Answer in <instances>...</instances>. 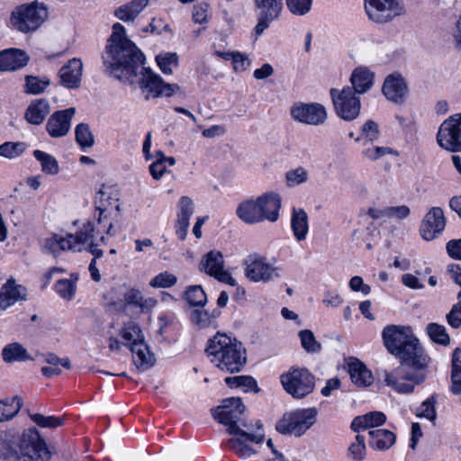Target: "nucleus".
Returning a JSON list of instances; mask_svg holds the SVG:
<instances>
[{
	"label": "nucleus",
	"instance_id": "obj_1",
	"mask_svg": "<svg viewBox=\"0 0 461 461\" xmlns=\"http://www.w3.org/2000/svg\"><path fill=\"white\" fill-rule=\"evenodd\" d=\"M105 72L122 82L138 83L145 99L161 95L171 96L179 86L167 84L151 69L145 68V56L125 35V28L119 23L113 26L102 55Z\"/></svg>",
	"mask_w": 461,
	"mask_h": 461
},
{
	"label": "nucleus",
	"instance_id": "obj_2",
	"mask_svg": "<svg viewBox=\"0 0 461 461\" xmlns=\"http://www.w3.org/2000/svg\"><path fill=\"white\" fill-rule=\"evenodd\" d=\"M386 349L400 359L392 372L384 371V383L400 393H410L426 379L430 357L425 354L410 327L388 325L382 331Z\"/></svg>",
	"mask_w": 461,
	"mask_h": 461
},
{
	"label": "nucleus",
	"instance_id": "obj_3",
	"mask_svg": "<svg viewBox=\"0 0 461 461\" xmlns=\"http://www.w3.org/2000/svg\"><path fill=\"white\" fill-rule=\"evenodd\" d=\"M50 457L47 445L36 428L20 434L10 429L0 431V458L13 461H44Z\"/></svg>",
	"mask_w": 461,
	"mask_h": 461
},
{
	"label": "nucleus",
	"instance_id": "obj_4",
	"mask_svg": "<svg viewBox=\"0 0 461 461\" xmlns=\"http://www.w3.org/2000/svg\"><path fill=\"white\" fill-rule=\"evenodd\" d=\"M210 361L227 373H238L247 363V351L236 338L218 332L205 348Z\"/></svg>",
	"mask_w": 461,
	"mask_h": 461
},
{
	"label": "nucleus",
	"instance_id": "obj_5",
	"mask_svg": "<svg viewBox=\"0 0 461 461\" xmlns=\"http://www.w3.org/2000/svg\"><path fill=\"white\" fill-rule=\"evenodd\" d=\"M245 405L239 397H230L224 399L220 406L211 410L213 418L221 424L228 427L227 431L230 435L246 437L251 442L262 443L263 434L248 433L239 427V423L246 427L242 422V415L245 411Z\"/></svg>",
	"mask_w": 461,
	"mask_h": 461
},
{
	"label": "nucleus",
	"instance_id": "obj_6",
	"mask_svg": "<svg viewBox=\"0 0 461 461\" xmlns=\"http://www.w3.org/2000/svg\"><path fill=\"white\" fill-rule=\"evenodd\" d=\"M49 12L43 3L32 2L17 6L11 14L12 26L23 33L38 30L47 20Z\"/></svg>",
	"mask_w": 461,
	"mask_h": 461
},
{
	"label": "nucleus",
	"instance_id": "obj_7",
	"mask_svg": "<svg viewBox=\"0 0 461 461\" xmlns=\"http://www.w3.org/2000/svg\"><path fill=\"white\" fill-rule=\"evenodd\" d=\"M284 390L294 399H303L315 388V376L305 367L292 366L281 375Z\"/></svg>",
	"mask_w": 461,
	"mask_h": 461
},
{
	"label": "nucleus",
	"instance_id": "obj_8",
	"mask_svg": "<svg viewBox=\"0 0 461 461\" xmlns=\"http://www.w3.org/2000/svg\"><path fill=\"white\" fill-rule=\"evenodd\" d=\"M316 408L299 409L283 415L276 424V429L284 435H303L315 422Z\"/></svg>",
	"mask_w": 461,
	"mask_h": 461
},
{
	"label": "nucleus",
	"instance_id": "obj_9",
	"mask_svg": "<svg viewBox=\"0 0 461 461\" xmlns=\"http://www.w3.org/2000/svg\"><path fill=\"white\" fill-rule=\"evenodd\" d=\"M330 95L335 111L341 119L353 121L359 115L361 109L360 98L350 86H344L341 90L331 88Z\"/></svg>",
	"mask_w": 461,
	"mask_h": 461
},
{
	"label": "nucleus",
	"instance_id": "obj_10",
	"mask_svg": "<svg viewBox=\"0 0 461 461\" xmlns=\"http://www.w3.org/2000/svg\"><path fill=\"white\" fill-rule=\"evenodd\" d=\"M243 265L246 277L252 282L268 283L281 277L280 267L269 264L266 258L258 254L249 256Z\"/></svg>",
	"mask_w": 461,
	"mask_h": 461
},
{
	"label": "nucleus",
	"instance_id": "obj_11",
	"mask_svg": "<svg viewBox=\"0 0 461 461\" xmlns=\"http://www.w3.org/2000/svg\"><path fill=\"white\" fill-rule=\"evenodd\" d=\"M368 17L378 23H385L405 14L402 0H365Z\"/></svg>",
	"mask_w": 461,
	"mask_h": 461
},
{
	"label": "nucleus",
	"instance_id": "obj_12",
	"mask_svg": "<svg viewBox=\"0 0 461 461\" xmlns=\"http://www.w3.org/2000/svg\"><path fill=\"white\" fill-rule=\"evenodd\" d=\"M437 141L447 150H461V113H456L442 122L437 134Z\"/></svg>",
	"mask_w": 461,
	"mask_h": 461
},
{
	"label": "nucleus",
	"instance_id": "obj_13",
	"mask_svg": "<svg viewBox=\"0 0 461 461\" xmlns=\"http://www.w3.org/2000/svg\"><path fill=\"white\" fill-rule=\"evenodd\" d=\"M257 11L258 23L254 28L257 37L260 36L282 12V0H253Z\"/></svg>",
	"mask_w": 461,
	"mask_h": 461
},
{
	"label": "nucleus",
	"instance_id": "obj_14",
	"mask_svg": "<svg viewBox=\"0 0 461 461\" xmlns=\"http://www.w3.org/2000/svg\"><path fill=\"white\" fill-rule=\"evenodd\" d=\"M223 267V255L221 252L215 249L206 253L199 264L200 271L205 272L207 275L213 276L221 283L235 286L237 285L236 280L228 271H225Z\"/></svg>",
	"mask_w": 461,
	"mask_h": 461
},
{
	"label": "nucleus",
	"instance_id": "obj_15",
	"mask_svg": "<svg viewBox=\"0 0 461 461\" xmlns=\"http://www.w3.org/2000/svg\"><path fill=\"white\" fill-rule=\"evenodd\" d=\"M290 113L294 121L308 125H321L327 119L325 107L318 103L294 104Z\"/></svg>",
	"mask_w": 461,
	"mask_h": 461
},
{
	"label": "nucleus",
	"instance_id": "obj_16",
	"mask_svg": "<svg viewBox=\"0 0 461 461\" xmlns=\"http://www.w3.org/2000/svg\"><path fill=\"white\" fill-rule=\"evenodd\" d=\"M382 93L389 102L402 104L407 98L409 87L400 73H393L385 77Z\"/></svg>",
	"mask_w": 461,
	"mask_h": 461
},
{
	"label": "nucleus",
	"instance_id": "obj_17",
	"mask_svg": "<svg viewBox=\"0 0 461 461\" xmlns=\"http://www.w3.org/2000/svg\"><path fill=\"white\" fill-rule=\"evenodd\" d=\"M446 227V219L440 207H432L424 215L420 233L425 240H432L439 235Z\"/></svg>",
	"mask_w": 461,
	"mask_h": 461
},
{
	"label": "nucleus",
	"instance_id": "obj_18",
	"mask_svg": "<svg viewBox=\"0 0 461 461\" xmlns=\"http://www.w3.org/2000/svg\"><path fill=\"white\" fill-rule=\"evenodd\" d=\"M76 109L70 107L53 113L46 123V131L52 138H60L68 134L71 125V120Z\"/></svg>",
	"mask_w": 461,
	"mask_h": 461
},
{
	"label": "nucleus",
	"instance_id": "obj_19",
	"mask_svg": "<svg viewBox=\"0 0 461 461\" xmlns=\"http://www.w3.org/2000/svg\"><path fill=\"white\" fill-rule=\"evenodd\" d=\"M27 299V289L17 285L14 279H8L0 289V312L5 311L18 302Z\"/></svg>",
	"mask_w": 461,
	"mask_h": 461
},
{
	"label": "nucleus",
	"instance_id": "obj_20",
	"mask_svg": "<svg viewBox=\"0 0 461 461\" xmlns=\"http://www.w3.org/2000/svg\"><path fill=\"white\" fill-rule=\"evenodd\" d=\"M94 231V224L91 221H87L75 235L68 234L66 237L59 235V249L61 251H81V246L88 242L89 236Z\"/></svg>",
	"mask_w": 461,
	"mask_h": 461
},
{
	"label": "nucleus",
	"instance_id": "obj_21",
	"mask_svg": "<svg viewBox=\"0 0 461 461\" xmlns=\"http://www.w3.org/2000/svg\"><path fill=\"white\" fill-rule=\"evenodd\" d=\"M83 63L80 59L73 58L59 70L60 84L68 88H78L81 82Z\"/></svg>",
	"mask_w": 461,
	"mask_h": 461
},
{
	"label": "nucleus",
	"instance_id": "obj_22",
	"mask_svg": "<svg viewBox=\"0 0 461 461\" xmlns=\"http://www.w3.org/2000/svg\"><path fill=\"white\" fill-rule=\"evenodd\" d=\"M259 210L264 217V221L275 222L278 220L279 210L281 208V196L274 192L266 193L256 198Z\"/></svg>",
	"mask_w": 461,
	"mask_h": 461
},
{
	"label": "nucleus",
	"instance_id": "obj_23",
	"mask_svg": "<svg viewBox=\"0 0 461 461\" xmlns=\"http://www.w3.org/2000/svg\"><path fill=\"white\" fill-rule=\"evenodd\" d=\"M29 56L19 49H7L0 51V70L14 71L27 65Z\"/></svg>",
	"mask_w": 461,
	"mask_h": 461
},
{
	"label": "nucleus",
	"instance_id": "obj_24",
	"mask_svg": "<svg viewBox=\"0 0 461 461\" xmlns=\"http://www.w3.org/2000/svg\"><path fill=\"white\" fill-rule=\"evenodd\" d=\"M374 73L366 67L356 68L350 76L351 89L357 95H363L368 92L374 86Z\"/></svg>",
	"mask_w": 461,
	"mask_h": 461
},
{
	"label": "nucleus",
	"instance_id": "obj_25",
	"mask_svg": "<svg viewBox=\"0 0 461 461\" xmlns=\"http://www.w3.org/2000/svg\"><path fill=\"white\" fill-rule=\"evenodd\" d=\"M106 192L101 188L95 197V208L99 212L97 216L98 229L96 233L105 232L109 236L116 235L113 224L109 220L108 207L104 204Z\"/></svg>",
	"mask_w": 461,
	"mask_h": 461
},
{
	"label": "nucleus",
	"instance_id": "obj_26",
	"mask_svg": "<svg viewBox=\"0 0 461 461\" xmlns=\"http://www.w3.org/2000/svg\"><path fill=\"white\" fill-rule=\"evenodd\" d=\"M130 349L133 355V363L138 370L146 371L155 364L154 355L149 352L144 341L131 343Z\"/></svg>",
	"mask_w": 461,
	"mask_h": 461
},
{
	"label": "nucleus",
	"instance_id": "obj_27",
	"mask_svg": "<svg viewBox=\"0 0 461 461\" xmlns=\"http://www.w3.org/2000/svg\"><path fill=\"white\" fill-rule=\"evenodd\" d=\"M348 373L353 384L358 387H366L373 383V375L364 363L355 357L348 361Z\"/></svg>",
	"mask_w": 461,
	"mask_h": 461
},
{
	"label": "nucleus",
	"instance_id": "obj_28",
	"mask_svg": "<svg viewBox=\"0 0 461 461\" xmlns=\"http://www.w3.org/2000/svg\"><path fill=\"white\" fill-rule=\"evenodd\" d=\"M236 212L239 218L248 224L264 221V214L261 213L256 199H249L240 203Z\"/></svg>",
	"mask_w": 461,
	"mask_h": 461
},
{
	"label": "nucleus",
	"instance_id": "obj_29",
	"mask_svg": "<svg viewBox=\"0 0 461 461\" xmlns=\"http://www.w3.org/2000/svg\"><path fill=\"white\" fill-rule=\"evenodd\" d=\"M50 112V107L48 100L41 98L30 104L26 109L24 117L29 123L39 125L44 121Z\"/></svg>",
	"mask_w": 461,
	"mask_h": 461
},
{
	"label": "nucleus",
	"instance_id": "obj_30",
	"mask_svg": "<svg viewBox=\"0 0 461 461\" xmlns=\"http://www.w3.org/2000/svg\"><path fill=\"white\" fill-rule=\"evenodd\" d=\"M291 228L297 241L306 239L309 231L308 215L303 209L293 208Z\"/></svg>",
	"mask_w": 461,
	"mask_h": 461
},
{
	"label": "nucleus",
	"instance_id": "obj_31",
	"mask_svg": "<svg viewBox=\"0 0 461 461\" xmlns=\"http://www.w3.org/2000/svg\"><path fill=\"white\" fill-rule=\"evenodd\" d=\"M386 421V416L382 411H370L362 416H357L351 422V429L358 432L360 429L378 427Z\"/></svg>",
	"mask_w": 461,
	"mask_h": 461
},
{
	"label": "nucleus",
	"instance_id": "obj_32",
	"mask_svg": "<svg viewBox=\"0 0 461 461\" xmlns=\"http://www.w3.org/2000/svg\"><path fill=\"white\" fill-rule=\"evenodd\" d=\"M368 434L370 436L369 445L376 450L389 449L396 440L395 434L388 429H372Z\"/></svg>",
	"mask_w": 461,
	"mask_h": 461
},
{
	"label": "nucleus",
	"instance_id": "obj_33",
	"mask_svg": "<svg viewBox=\"0 0 461 461\" xmlns=\"http://www.w3.org/2000/svg\"><path fill=\"white\" fill-rule=\"evenodd\" d=\"M149 0H132L115 9L114 15L123 21H133L148 5Z\"/></svg>",
	"mask_w": 461,
	"mask_h": 461
},
{
	"label": "nucleus",
	"instance_id": "obj_34",
	"mask_svg": "<svg viewBox=\"0 0 461 461\" xmlns=\"http://www.w3.org/2000/svg\"><path fill=\"white\" fill-rule=\"evenodd\" d=\"M123 299L126 304L136 306L140 308L142 312L150 311L157 304V300L150 297L144 298L141 292L135 288L128 290L124 294Z\"/></svg>",
	"mask_w": 461,
	"mask_h": 461
},
{
	"label": "nucleus",
	"instance_id": "obj_35",
	"mask_svg": "<svg viewBox=\"0 0 461 461\" xmlns=\"http://www.w3.org/2000/svg\"><path fill=\"white\" fill-rule=\"evenodd\" d=\"M23 399L19 396L0 400V422L12 420L20 411Z\"/></svg>",
	"mask_w": 461,
	"mask_h": 461
},
{
	"label": "nucleus",
	"instance_id": "obj_36",
	"mask_svg": "<svg viewBox=\"0 0 461 461\" xmlns=\"http://www.w3.org/2000/svg\"><path fill=\"white\" fill-rule=\"evenodd\" d=\"M2 357L5 363L21 362L31 359L26 348L17 342L6 345L2 350Z\"/></svg>",
	"mask_w": 461,
	"mask_h": 461
},
{
	"label": "nucleus",
	"instance_id": "obj_37",
	"mask_svg": "<svg viewBox=\"0 0 461 461\" xmlns=\"http://www.w3.org/2000/svg\"><path fill=\"white\" fill-rule=\"evenodd\" d=\"M246 440H248L246 437L235 436L234 438L226 440L224 445L240 457L248 458L254 455L256 452L250 446L246 444ZM249 441L250 440L249 439Z\"/></svg>",
	"mask_w": 461,
	"mask_h": 461
},
{
	"label": "nucleus",
	"instance_id": "obj_38",
	"mask_svg": "<svg viewBox=\"0 0 461 461\" xmlns=\"http://www.w3.org/2000/svg\"><path fill=\"white\" fill-rule=\"evenodd\" d=\"M221 311L218 309L209 312L207 310L195 309L191 312V321L200 329H204L212 325L220 316Z\"/></svg>",
	"mask_w": 461,
	"mask_h": 461
},
{
	"label": "nucleus",
	"instance_id": "obj_39",
	"mask_svg": "<svg viewBox=\"0 0 461 461\" xmlns=\"http://www.w3.org/2000/svg\"><path fill=\"white\" fill-rule=\"evenodd\" d=\"M33 156L41 163L42 172L52 176L59 173V163L53 156L39 149L33 151Z\"/></svg>",
	"mask_w": 461,
	"mask_h": 461
},
{
	"label": "nucleus",
	"instance_id": "obj_40",
	"mask_svg": "<svg viewBox=\"0 0 461 461\" xmlns=\"http://www.w3.org/2000/svg\"><path fill=\"white\" fill-rule=\"evenodd\" d=\"M185 300L192 307H203L207 303V296L201 285H190L186 288Z\"/></svg>",
	"mask_w": 461,
	"mask_h": 461
},
{
	"label": "nucleus",
	"instance_id": "obj_41",
	"mask_svg": "<svg viewBox=\"0 0 461 461\" xmlns=\"http://www.w3.org/2000/svg\"><path fill=\"white\" fill-rule=\"evenodd\" d=\"M348 456L352 461H363L366 456V438L357 434L348 448Z\"/></svg>",
	"mask_w": 461,
	"mask_h": 461
},
{
	"label": "nucleus",
	"instance_id": "obj_42",
	"mask_svg": "<svg viewBox=\"0 0 461 461\" xmlns=\"http://www.w3.org/2000/svg\"><path fill=\"white\" fill-rule=\"evenodd\" d=\"M225 384L230 388H243L245 392L254 390L258 392L256 380L249 375H237L226 377L224 380Z\"/></svg>",
	"mask_w": 461,
	"mask_h": 461
},
{
	"label": "nucleus",
	"instance_id": "obj_43",
	"mask_svg": "<svg viewBox=\"0 0 461 461\" xmlns=\"http://www.w3.org/2000/svg\"><path fill=\"white\" fill-rule=\"evenodd\" d=\"M426 330L433 342L443 346L449 344L450 339L443 325L432 322L428 324Z\"/></svg>",
	"mask_w": 461,
	"mask_h": 461
},
{
	"label": "nucleus",
	"instance_id": "obj_44",
	"mask_svg": "<svg viewBox=\"0 0 461 461\" xmlns=\"http://www.w3.org/2000/svg\"><path fill=\"white\" fill-rule=\"evenodd\" d=\"M76 141L81 148H91L95 144V137L87 123H79L75 130Z\"/></svg>",
	"mask_w": 461,
	"mask_h": 461
},
{
	"label": "nucleus",
	"instance_id": "obj_45",
	"mask_svg": "<svg viewBox=\"0 0 461 461\" xmlns=\"http://www.w3.org/2000/svg\"><path fill=\"white\" fill-rule=\"evenodd\" d=\"M379 137V127L378 124L373 121H366L362 127L361 136L356 139L357 142H363V145H366L368 142L376 140Z\"/></svg>",
	"mask_w": 461,
	"mask_h": 461
},
{
	"label": "nucleus",
	"instance_id": "obj_46",
	"mask_svg": "<svg viewBox=\"0 0 461 461\" xmlns=\"http://www.w3.org/2000/svg\"><path fill=\"white\" fill-rule=\"evenodd\" d=\"M299 338L301 340V345L306 352L314 354L321 351V343L316 340L315 336L312 330H303L299 331Z\"/></svg>",
	"mask_w": 461,
	"mask_h": 461
},
{
	"label": "nucleus",
	"instance_id": "obj_47",
	"mask_svg": "<svg viewBox=\"0 0 461 461\" xmlns=\"http://www.w3.org/2000/svg\"><path fill=\"white\" fill-rule=\"evenodd\" d=\"M24 142L7 141L0 145V156L9 159L20 157L26 150Z\"/></svg>",
	"mask_w": 461,
	"mask_h": 461
},
{
	"label": "nucleus",
	"instance_id": "obj_48",
	"mask_svg": "<svg viewBox=\"0 0 461 461\" xmlns=\"http://www.w3.org/2000/svg\"><path fill=\"white\" fill-rule=\"evenodd\" d=\"M26 93L39 95L50 85V80L46 77L40 78L38 77L27 76L25 77Z\"/></svg>",
	"mask_w": 461,
	"mask_h": 461
},
{
	"label": "nucleus",
	"instance_id": "obj_49",
	"mask_svg": "<svg viewBox=\"0 0 461 461\" xmlns=\"http://www.w3.org/2000/svg\"><path fill=\"white\" fill-rule=\"evenodd\" d=\"M157 63L164 74H172V68L177 66L178 57L176 53H165L156 57Z\"/></svg>",
	"mask_w": 461,
	"mask_h": 461
},
{
	"label": "nucleus",
	"instance_id": "obj_50",
	"mask_svg": "<svg viewBox=\"0 0 461 461\" xmlns=\"http://www.w3.org/2000/svg\"><path fill=\"white\" fill-rule=\"evenodd\" d=\"M177 282L175 275L165 271L157 275L149 281V285L153 288H169L174 286Z\"/></svg>",
	"mask_w": 461,
	"mask_h": 461
},
{
	"label": "nucleus",
	"instance_id": "obj_51",
	"mask_svg": "<svg viewBox=\"0 0 461 461\" xmlns=\"http://www.w3.org/2000/svg\"><path fill=\"white\" fill-rule=\"evenodd\" d=\"M55 290L63 299L70 301L76 294V284L69 279H61L56 283Z\"/></svg>",
	"mask_w": 461,
	"mask_h": 461
},
{
	"label": "nucleus",
	"instance_id": "obj_52",
	"mask_svg": "<svg viewBox=\"0 0 461 461\" xmlns=\"http://www.w3.org/2000/svg\"><path fill=\"white\" fill-rule=\"evenodd\" d=\"M31 420L41 428H57L63 424V419L55 416H44L40 413L30 415Z\"/></svg>",
	"mask_w": 461,
	"mask_h": 461
},
{
	"label": "nucleus",
	"instance_id": "obj_53",
	"mask_svg": "<svg viewBox=\"0 0 461 461\" xmlns=\"http://www.w3.org/2000/svg\"><path fill=\"white\" fill-rule=\"evenodd\" d=\"M286 6L294 15H304L312 8V0H285Z\"/></svg>",
	"mask_w": 461,
	"mask_h": 461
},
{
	"label": "nucleus",
	"instance_id": "obj_54",
	"mask_svg": "<svg viewBox=\"0 0 461 461\" xmlns=\"http://www.w3.org/2000/svg\"><path fill=\"white\" fill-rule=\"evenodd\" d=\"M288 186H295L305 183L308 180V172L302 167L290 170L285 174Z\"/></svg>",
	"mask_w": 461,
	"mask_h": 461
},
{
	"label": "nucleus",
	"instance_id": "obj_55",
	"mask_svg": "<svg viewBox=\"0 0 461 461\" xmlns=\"http://www.w3.org/2000/svg\"><path fill=\"white\" fill-rule=\"evenodd\" d=\"M123 339L131 343L142 342L140 339V330L139 326L133 322L128 323L121 331Z\"/></svg>",
	"mask_w": 461,
	"mask_h": 461
},
{
	"label": "nucleus",
	"instance_id": "obj_56",
	"mask_svg": "<svg viewBox=\"0 0 461 461\" xmlns=\"http://www.w3.org/2000/svg\"><path fill=\"white\" fill-rule=\"evenodd\" d=\"M457 299L458 302L452 306L450 312L447 314V323L454 329L461 327V297Z\"/></svg>",
	"mask_w": 461,
	"mask_h": 461
},
{
	"label": "nucleus",
	"instance_id": "obj_57",
	"mask_svg": "<svg viewBox=\"0 0 461 461\" xmlns=\"http://www.w3.org/2000/svg\"><path fill=\"white\" fill-rule=\"evenodd\" d=\"M194 213V203L188 196H182L179 201L178 219L190 220Z\"/></svg>",
	"mask_w": 461,
	"mask_h": 461
},
{
	"label": "nucleus",
	"instance_id": "obj_58",
	"mask_svg": "<svg viewBox=\"0 0 461 461\" xmlns=\"http://www.w3.org/2000/svg\"><path fill=\"white\" fill-rule=\"evenodd\" d=\"M90 235L91 236H89L88 242L86 243L88 244V248L86 249L94 256L93 258H100L103 256L104 252L102 249H97V247L100 245V243L104 244L106 239L104 238V236L102 235L99 238V242H97L95 239V230L94 232H91Z\"/></svg>",
	"mask_w": 461,
	"mask_h": 461
},
{
	"label": "nucleus",
	"instance_id": "obj_59",
	"mask_svg": "<svg viewBox=\"0 0 461 461\" xmlns=\"http://www.w3.org/2000/svg\"><path fill=\"white\" fill-rule=\"evenodd\" d=\"M436 401L434 397L428 398L420 406V416L424 417L431 421L436 420L437 414L435 410Z\"/></svg>",
	"mask_w": 461,
	"mask_h": 461
},
{
	"label": "nucleus",
	"instance_id": "obj_60",
	"mask_svg": "<svg viewBox=\"0 0 461 461\" xmlns=\"http://www.w3.org/2000/svg\"><path fill=\"white\" fill-rule=\"evenodd\" d=\"M391 152L392 149L387 147H373L366 149L362 154L365 158L374 161Z\"/></svg>",
	"mask_w": 461,
	"mask_h": 461
},
{
	"label": "nucleus",
	"instance_id": "obj_61",
	"mask_svg": "<svg viewBox=\"0 0 461 461\" xmlns=\"http://www.w3.org/2000/svg\"><path fill=\"white\" fill-rule=\"evenodd\" d=\"M44 361L48 363L50 366H63L67 369L71 367L70 360L68 357L60 358L57 355L53 353H48L41 355Z\"/></svg>",
	"mask_w": 461,
	"mask_h": 461
},
{
	"label": "nucleus",
	"instance_id": "obj_62",
	"mask_svg": "<svg viewBox=\"0 0 461 461\" xmlns=\"http://www.w3.org/2000/svg\"><path fill=\"white\" fill-rule=\"evenodd\" d=\"M208 5L199 4L194 5L193 20L197 23H203L208 22Z\"/></svg>",
	"mask_w": 461,
	"mask_h": 461
},
{
	"label": "nucleus",
	"instance_id": "obj_63",
	"mask_svg": "<svg viewBox=\"0 0 461 461\" xmlns=\"http://www.w3.org/2000/svg\"><path fill=\"white\" fill-rule=\"evenodd\" d=\"M446 249L452 258L461 260V239L449 240Z\"/></svg>",
	"mask_w": 461,
	"mask_h": 461
},
{
	"label": "nucleus",
	"instance_id": "obj_64",
	"mask_svg": "<svg viewBox=\"0 0 461 461\" xmlns=\"http://www.w3.org/2000/svg\"><path fill=\"white\" fill-rule=\"evenodd\" d=\"M447 273L450 278L460 286L457 298H461V267L457 264H450L447 266Z\"/></svg>",
	"mask_w": 461,
	"mask_h": 461
}]
</instances>
